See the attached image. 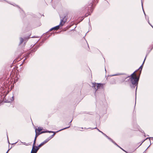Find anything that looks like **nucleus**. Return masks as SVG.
I'll list each match as a JSON object with an SVG mask.
<instances>
[{"mask_svg": "<svg viewBox=\"0 0 153 153\" xmlns=\"http://www.w3.org/2000/svg\"><path fill=\"white\" fill-rule=\"evenodd\" d=\"M117 74H115V75H117Z\"/></svg>", "mask_w": 153, "mask_h": 153, "instance_id": "4be33fe9", "label": "nucleus"}, {"mask_svg": "<svg viewBox=\"0 0 153 153\" xmlns=\"http://www.w3.org/2000/svg\"><path fill=\"white\" fill-rule=\"evenodd\" d=\"M92 87L96 91L98 89L102 88L104 84L100 83H92Z\"/></svg>", "mask_w": 153, "mask_h": 153, "instance_id": "f03ea898", "label": "nucleus"}, {"mask_svg": "<svg viewBox=\"0 0 153 153\" xmlns=\"http://www.w3.org/2000/svg\"><path fill=\"white\" fill-rule=\"evenodd\" d=\"M148 138H146V140Z\"/></svg>", "mask_w": 153, "mask_h": 153, "instance_id": "b1692460", "label": "nucleus"}, {"mask_svg": "<svg viewBox=\"0 0 153 153\" xmlns=\"http://www.w3.org/2000/svg\"><path fill=\"white\" fill-rule=\"evenodd\" d=\"M146 56L145 57V59H144V60L143 61V64H142V65L139 68V69H141V71L142 70V67H143V64H144V62L146 60Z\"/></svg>", "mask_w": 153, "mask_h": 153, "instance_id": "39448f33", "label": "nucleus"}, {"mask_svg": "<svg viewBox=\"0 0 153 153\" xmlns=\"http://www.w3.org/2000/svg\"><path fill=\"white\" fill-rule=\"evenodd\" d=\"M69 127H70V126H68L67 128H68Z\"/></svg>", "mask_w": 153, "mask_h": 153, "instance_id": "6ab92c4d", "label": "nucleus"}, {"mask_svg": "<svg viewBox=\"0 0 153 153\" xmlns=\"http://www.w3.org/2000/svg\"><path fill=\"white\" fill-rule=\"evenodd\" d=\"M135 71L131 75V77L130 78V81L131 82L133 85H137L138 82L139 80V78L137 77L136 74L135 73Z\"/></svg>", "mask_w": 153, "mask_h": 153, "instance_id": "f257e3e1", "label": "nucleus"}, {"mask_svg": "<svg viewBox=\"0 0 153 153\" xmlns=\"http://www.w3.org/2000/svg\"><path fill=\"white\" fill-rule=\"evenodd\" d=\"M88 16V15H86L85 16Z\"/></svg>", "mask_w": 153, "mask_h": 153, "instance_id": "393cba45", "label": "nucleus"}, {"mask_svg": "<svg viewBox=\"0 0 153 153\" xmlns=\"http://www.w3.org/2000/svg\"><path fill=\"white\" fill-rule=\"evenodd\" d=\"M104 135L105 136V137H106V136H107L105 134H104Z\"/></svg>", "mask_w": 153, "mask_h": 153, "instance_id": "dca6fc26", "label": "nucleus"}, {"mask_svg": "<svg viewBox=\"0 0 153 153\" xmlns=\"http://www.w3.org/2000/svg\"><path fill=\"white\" fill-rule=\"evenodd\" d=\"M111 142L114 143L115 145L119 147L120 149H122L123 151H124L125 152H126L125 151H124L123 149L121 148V147H120L114 141L112 140V141H111Z\"/></svg>", "mask_w": 153, "mask_h": 153, "instance_id": "0eeeda50", "label": "nucleus"}, {"mask_svg": "<svg viewBox=\"0 0 153 153\" xmlns=\"http://www.w3.org/2000/svg\"><path fill=\"white\" fill-rule=\"evenodd\" d=\"M45 132V131H43V132H42V133H44V132Z\"/></svg>", "mask_w": 153, "mask_h": 153, "instance_id": "f3484780", "label": "nucleus"}, {"mask_svg": "<svg viewBox=\"0 0 153 153\" xmlns=\"http://www.w3.org/2000/svg\"><path fill=\"white\" fill-rule=\"evenodd\" d=\"M107 138H108V136H106V137Z\"/></svg>", "mask_w": 153, "mask_h": 153, "instance_id": "a211bd4d", "label": "nucleus"}, {"mask_svg": "<svg viewBox=\"0 0 153 153\" xmlns=\"http://www.w3.org/2000/svg\"><path fill=\"white\" fill-rule=\"evenodd\" d=\"M142 8H143V3H142ZM143 11L144 12V13L145 15V12H144V11L143 8Z\"/></svg>", "mask_w": 153, "mask_h": 153, "instance_id": "ddd939ff", "label": "nucleus"}, {"mask_svg": "<svg viewBox=\"0 0 153 153\" xmlns=\"http://www.w3.org/2000/svg\"><path fill=\"white\" fill-rule=\"evenodd\" d=\"M72 121V120H71L70 121V123Z\"/></svg>", "mask_w": 153, "mask_h": 153, "instance_id": "aec40b11", "label": "nucleus"}, {"mask_svg": "<svg viewBox=\"0 0 153 153\" xmlns=\"http://www.w3.org/2000/svg\"><path fill=\"white\" fill-rule=\"evenodd\" d=\"M36 137L37 136H36L34 141V143L33 145V148L31 153H36L39 149V148L38 147L35 146V143L36 142Z\"/></svg>", "mask_w": 153, "mask_h": 153, "instance_id": "7ed1b4c3", "label": "nucleus"}, {"mask_svg": "<svg viewBox=\"0 0 153 153\" xmlns=\"http://www.w3.org/2000/svg\"><path fill=\"white\" fill-rule=\"evenodd\" d=\"M62 23L64 24V22H63V21H61V22L59 25L53 28H51V30H58V29H59V28L60 26H62L63 25V24Z\"/></svg>", "mask_w": 153, "mask_h": 153, "instance_id": "20e7f679", "label": "nucleus"}, {"mask_svg": "<svg viewBox=\"0 0 153 153\" xmlns=\"http://www.w3.org/2000/svg\"><path fill=\"white\" fill-rule=\"evenodd\" d=\"M105 71H106L105 68Z\"/></svg>", "mask_w": 153, "mask_h": 153, "instance_id": "a878e982", "label": "nucleus"}, {"mask_svg": "<svg viewBox=\"0 0 153 153\" xmlns=\"http://www.w3.org/2000/svg\"><path fill=\"white\" fill-rule=\"evenodd\" d=\"M6 153H7V152H6Z\"/></svg>", "mask_w": 153, "mask_h": 153, "instance_id": "bb28decb", "label": "nucleus"}, {"mask_svg": "<svg viewBox=\"0 0 153 153\" xmlns=\"http://www.w3.org/2000/svg\"><path fill=\"white\" fill-rule=\"evenodd\" d=\"M108 138L109 140L110 141H112V139H111V138H109L108 137Z\"/></svg>", "mask_w": 153, "mask_h": 153, "instance_id": "f8f14e48", "label": "nucleus"}, {"mask_svg": "<svg viewBox=\"0 0 153 153\" xmlns=\"http://www.w3.org/2000/svg\"><path fill=\"white\" fill-rule=\"evenodd\" d=\"M103 135H104V134L103 132H102V131H101V132H100Z\"/></svg>", "mask_w": 153, "mask_h": 153, "instance_id": "2eb2a0df", "label": "nucleus"}, {"mask_svg": "<svg viewBox=\"0 0 153 153\" xmlns=\"http://www.w3.org/2000/svg\"><path fill=\"white\" fill-rule=\"evenodd\" d=\"M137 87H136V90H137Z\"/></svg>", "mask_w": 153, "mask_h": 153, "instance_id": "412c9836", "label": "nucleus"}, {"mask_svg": "<svg viewBox=\"0 0 153 153\" xmlns=\"http://www.w3.org/2000/svg\"><path fill=\"white\" fill-rule=\"evenodd\" d=\"M150 138H152V139H153V137H150Z\"/></svg>", "mask_w": 153, "mask_h": 153, "instance_id": "5701e85b", "label": "nucleus"}, {"mask_svg": "<svg viewBox=\"0 0 153 153\" xmlns=\"http://www.w3.org/2000/svg\"><path fill=\"white\" fill-rule=\"evenodd\" d=\"M42 130V129L41 128H38V129H36V131H37L39 132H40Z\"/></svg>", "mask_w": 153, "mask_h": 153, "instance_id": "6e6552de", "label": "nucleus"}, {"mask_svg": "<svg viewBox=\"0 0 153 153\" xmlns=\"http://www.w3.org/2000/svg\"><path fill=\"white\" fill-rule=\"evenodd\" d=\"M20 40L21 43H22L23 41V39L22 38H21L20 39Z\"/></svg>", "mask_w": 153, "mask_h": 153, "instance_id": "9d476101", "label": "nucleus"}, {"mask_svg": "<svg viewBox=\"0 0 153 153\" xmlns=\"http://www.w3.org/2000/svg\"><path fill=\"white\" fill-rule=\"evenodd\" d=\"M148 22L149 23V24H150V25L151 26H152V27L153 28V27L152 26V25L150 24V23H149V20H148Z\"/></svg>", "mask_w": 153, "mask_h": 153, "instance_id": "4468645a", "label": "nucleus"}, {"mask_svg": "<svg viewBox=\"0 0 153 153\" xmlns=\"http://www.w3.org/2000/svg\"><path fill=\"white\" fill-rule=\"evenodd\" d=\"M46 142H44L42 143L41 144H40L38 146V147L39 148V147H41L44 144L46 143Z\"/></svg>", "mask_w": 153, "mask_h": 153, "instance_id": "1a4fd4ad", "label": "nucleus"}, {"mask_svg": "<svg viewBox=\"0 0 153 153\" xmlns=\"http://www.w3.org/2000/svg\"><path fill=\"white\" fill-rule=\"evenodd\" d=\"M111 142L114 143L115 145L119 147L120 149H122L123 151H124L125 152H126L125 151H124L123 149L121 148V147H120L114 141L112 140V141H111Z\"/></svg>", "mask_w": 153, "mask_h": 153, "instance_id": "423d86ee", "label": "nucleus"}, {"mask_svg": "<svg viewBox=\"0 0 153 153\" xmlns=\"http://www.w3.org/2000/svg\"><path fill=\"white\" fill-rule=\"evenodd\" d=\"M97 129L99 132H101V131H100L98 128H97V127H95L94 128H93L92 129Z\"/></svg>", "mask_w": 153, "mask_h": 153, "instance_id": "9b49d317", "label": "nucleus"}]
</instances>
